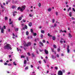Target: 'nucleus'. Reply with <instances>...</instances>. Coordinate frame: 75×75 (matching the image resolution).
Wrapping results in <instances>:
<instances>
[{"label":"nucleus","mask_w":75,"mask_h":75,"mask_svg":"<svg viewBox=\"0 0 75 75\" xmlns=\"http://www.w3.org/2000/svg\"><path fill=\"white\" fill-rule=\"evenodd\" d=\"M53 47L54 48H57V46H56L55 45H54Z\"/></svg>","instance_id":"23"},{"label":"nucleus","mask_w":75,"mask_h":75,"mask_svg":"<svg viewBox=\"0 0 75 75\" xmlns=\"http://www.w3.org/2000/svg\"><path fill=\"white\" fill-rule=\"evenodd\" d=\"M26 66V64H25L23 65V67H25Z\"/></svg>","instance_id":"62"},{"label":"nucleus","mask_w":75,"mask_h":75,"mask_svg":"<svg viewBox=\"0 0 75 75\" xmlns=\"http://www.w3.org/2000/svg\"><path fill=\"white\" fill-rule=\"evenodd\" d=\"M21 19H22V17H20L18 19V20L19 21L21 20Z\"/></svg>","instance_id":"19"},{"label":"nucleus","mask_w":75,"mask_h":75,"mask_svg":"<svg viewBox=\"0 0 75 75\" xmlns=\"http://www.w3.org/2000/svg\"><path fill=\"white\" fill-rule=\"evenodd\" d=\"M21 58H25V56L24 55H21Z\"/></svg>","instance_id":"33"},{"label":"nucleus","mask_w":75,"mask_h":75,"mask_svg":"<svg viewBox=\"0 0 75 75\" xmlns=\"http://www.w3.org/2000/svg\"><path fill=\"white\" fill-rule=\"evenodd\" d=\"M54 27H56V26H57V24L56 23L54 24Z\"/></svg>","instance_id":"56"},{"label":"nucleus","mask_w":75,"mask_h":75,"mask_svg":"<svg viewBox=\"0 0 75 75\" xmlns=\"http://www.w3.org/2000/svg\"><path fill=\"white\" fill-rule=\"evenodd\" d=\"M69 37L70 38H71V37H72V35H71V34L69 33Z\"/></svg>","instance_id":"16"},{"label":"nucleus","mask_w":75,"mask_h":75,"mask_svg":"<svg viewBox=\"0 0 75 75\" xmlns=\"http://www.w3.org/2000/svg\"><path fill=\"white\" fill-rule=\"evenodd\" d=\"M61 50L59 48H58L57 49V51L58 52H59V51H60V50Z\"/></svg>","instance_id":"37"},{"label":"nucleus","mask_w":75,"mask_h":75,"mask_svg":"<svg viewBox=\"0 0 75 75\" xmlns=\"http://www.w3.org/2000/svg\"><path fill=\"white\" fill-rule=\"evenodd\" d=\"M4 49H5V50H6V49L8 50L10 49V50H11L12 49L11 47V45H10V44H7L6 45L4 46Z\"/></svg>","instance_id":"1"},{"label":"nucleus","mask_w":75,"mask_h":75,"mask_svg":"<svg viewBox=\"0 0 75 75\" xmlns=\"http://www.w3.org/2000/svg\"><path fill=\"white\" fill-rule=\"evenodd\" d=\"M67 50L68 53H69V51H70V50H69V45H67Z\"/></svg>","instance_id":"5"},{"label":"nucleus","mask_w":75,"mask_h":75,"mask_svg":"<svg viewBox=\"0 0 75 75\" xmlns=\"http://www.w3.org/2000/svg\"><path fill=\"white\" fill-rule=\"evenodd\" d=\"M38 62L39 63V64H41V62L40 61H38Z\"/></svg>","instance_id":"49"},{"label":"nucleus","mask_w":75,"mask_h":75,"mask_svg":"<svg viewBox=\"0 0 75 75\" xmlns=\"http://www.w3.org/2000/svg\"><path fill=\"white\" fill-rule=\"evenodd\" d=\"M20 10L21 11V12L23 11V10H24V9H23V8H21L20 9Z\"/></svg>","instance_id":"24"},{"label":"nucleus","mask_w":75,"mask_h":75,"mask_svg":"<svg viewBox=\"0 0 75 75\" xmlns=\"http://www.w3.org/2000/svg\"><path fill=\"white\" fill-rule=\"evenodd\" d=\"M23 21L24 23H25L26 22V21L24 19H23Z\"/></svg>","instance_id":"42"},{"label":"nucleus","mask_w":75,"mask_h":75,"mask_svg":"<svg viewBox=\"0 0 75 75\" xmlns=\"http://www.w3.org/2000/svg\"><path fill=\"white\" fill-rule=\"evenodd\" d=\"M28 25L29 27H31V26H32V23L31 22H30L29 23Z\"/></svg>","instance_id":"8"},{"label":"nucleus","mask_w":75,"mask_h":75,"mask_svg":"<svg viewBox=\"0 0 75 75\" xmlns=\"http://www.w3.org/2000/svg\"><path fill=\"white\" fill-rule=\"evenodd\" d=\"M63 32H64V33H67V31L64 30H63Z\"/></svg>","instance_id":"61"},{"label":"nucleus","mask_w":75,"mask_h":75,"mask_svg":"<svg viewBox=\"0 0 75 75\" xmlns=\"http://www.w3.org/2000/svg\"><path fill=\"white\" fill-rule=\"evenodd\" d=\"M17 50L18 51H20V50H19L18 49V48H17Z\"/></svg>","instance_id":"55"},{"label":"nucleus","mask_w":75,"mask_h":75,"mask_svg":"<svg viewBox=\"0 0 75 75\" xmlns=\"http://www.w3.org/2000/svg\"><path fill=\"white\" fill-rule=\"evenodd\" d=\"M14 30H15V31H18V28H14Z\"/></svg>","instance_id":"7"},{"label":"nucleus","mask_w":75,"mask_h":75,"mask_svg":"<svg viewBox=\"0 0 75 75\" xmlns=\"http://www.w3.org/2000/svg\"><path fill=\"white\" fill-rule=\"evenodd\" d=\"M14 8H15V6H12V8H13V9H14Z\"/></svg>","instance_id":"35"},{"label":"nucleus","mask_w":75,"mask_h":75,"mask_svg":"<svg viewBox=\"0 0 75 75\" xmlns=\"http://www.w3.org/2000/svg\"><path fill=\"white\" fill-rule=\"evenodd\" d=\"M72 9H73V11H74V12H75V8H72Z\"/></svg>","instance_id":"47"},{"label":"nucleus","mask_w":75,"mask_h":75,"mask_svg":"<svg viewBox=\"0 0 75 75\" xmlns=\"http://www.w3.org/2000/svg\"><path fill=\"white\" fill-rule=\"evenodd\" d=\"M1 7L2 8H4V6H3V5L2 4H1Z\"/></svg>","instance_id":"30"},{"label":"nucleus","mask_w":75,"mask_h":75,"mask_svg":"<svg viewBox=\"0 0 75 75\" xmlns=\"http://www.w3.org/2000/svg\"><path fill=\"white\" fill-rule=\"evenodd\" d=\"M29 16L30 17H32V15H31V14H30L29 15Z\"/></svg>","instance_id":"54"},{"label":"nucleus","mask_w":75,"mask_h":75,"mask_svg":"<svg viewBox=\"0 0 75 75\" xmlns=\"http://www.w3.org/2000/svg\"><path fill=\"white\" fill-rule=\"evenodd\" d=\"M39 45L40 47H41V46H42V47L44 46V44H43V43L40 41L39 42Z\"/></svg>","instance_id":"3"},{"label":"nucleus","mask_w":75,"mask_h":75,"mask_svg":"<svg viewBox=\"0 0 75 75\" xmlns=\"http://www.w3.org/2000/svg\"><path fill=\"white\" fill-rule=\"evenodd\" d=\"M13 64L14 65H15L16 66L17 65V64H16V62H13Z\"/></svg>","instance_id":"18"},{"label":"nucleus","mask_w":75,"mask_h":75,"mask_svg":"<svg viewBox=\"0 0 75 75\" xmlns=\"http://www.w3.org/2000/svg\"><path fill=\"white\" fill-rule=\"evenodd\" d=\"M44 52L46 54H48V50H47L46 49H45L44 50Z\"/></svg>","instance_id":"6"},{"label":"nucleus","mask_w":75,"mask_h":75,"mask_svg":"<svg viewBox=\"0 0 75 75\" xmlns=\"http://www.w3.org/2000/svg\"><path fill=\"white\" fill-rule=\"evenodd\" d=\"M23 30H25V27H23Z\"/></svg>","instance_id":"64"},{"label":"nucleus","mask_w":75,"mask_h":75,"mask_svg":"<svg viewBox=\"0 0 75 75\" xmlns=\"http://www.w3.org/2000/svg\"><path fill=\"white\" fill-rule=\"evenodd\" d=\"M42 42H43V43H45V40H43L42 41Z\"/></svg>","instance_id":"41"},{"label":"nucleus","mask_w":75,"mask_h":75,"mask_svg":"<svg viewBox=\"0 0 75 75\" xmlns=\"http://www.w3.org/2000/svg\"><path fill=\"white\" fill-rule=\"evenodd\" d=\"M8 20V17L7 16H6L5 17V20L6 21V20Z\"/></svg>","instance_id":"13"},{"label":"nucleus","mask_w":75,"mask_h":75,"mask_svg":"<svg viewBox=\"0 0 75 75\" xmlns=\"http://www.w3.org/2000/svg\"><path fill=\"white\" fill-rule=\"evenodd\" d=\"M36 53L37 54H39V53L38 52V50H36Z\"/></svg>","instance_id":"46"},{"label":"nucleus","mask_w":75,"mask_h":75,"mask_svg":"<svg viewBox=\"0 0 75 75\" xmlns=\"http://www.w3.org/2000/svg\"><path fill=\"white\" fill-rule=\"evenodd\" d=\"M27 54L29 56H30V55H31V54H30V52H28Z\"/></svg>","instance_id":"32"},{"label":"nucleus","mask_w":75,"mask_h":75,"mask_svg":"<svg viewBox=\"0 0 75 75\" xmlns=\"http://www.w3.org/2000/svg\"><path fill=\"white\" fill-rule=\"evenodd\" d=\"M52 40H55V36H53L52 37Z\"/></svg>","instance_id":"21"},{"label":"nucleus","mask_w":75,"mask_h":75,"mask_svg":"<svg viewBox=\"0 0 75 75\" xmlns=\"http://www.w3.org/2000/svg\"><path fill=\"white\" fill-rule=\"evenodd\" d=\"M55 68L56 70L58 69V67H55Z\"/></svg>","instance_id":"53"},{"label":"nucleus","mask_w":75,"mask_h":75,"mask_svg":"<svg viewBox=\"0 0 75 75\" xmlns=\"http://www.w3.org/2000/svg\"><path fill=\"white\" fill-rule=\"evenodd\" d=\"M24 64H27V60H26L24 61Z\"/></svg>","instance_id":"15"},{"label":"nucleus","mask_w":75,"mask_h":75,"mask_svg":"<svg viewBox=\"0 0 75 75\" xmlns=\"http://www.w3.org/2000/svg\"><path fill=\"white\" fill-rule=\"evenodd\" d=\"M11 18H10L9 19V22H11Z\"/></svg>","instance_id":"58"},{"label":"nucleus","mask_w":75,"mask_h":75,"mask_svg":"<svg viewBox=\"0 0 75 75\" xmlns=\"http://www.w3.org/2000/svg\"><path fill=\"white\" fill-rule=\"evenodd\" d=\"M30 32L31 33H33V29H30Z\"/></svg>","instance_id":"27"},{"label":"nucleus","mask_w":75,"mask_h":75,"mask_svg":"<svg viewBox=\"0 0 75 75\" xmlns=\"http://www.w3.org/2000/svg\"><path fill=\"white\" fill-rule=\"evenodd\" d=\"M57 58H59V55L58 54H57Z\"/></svg>","instance_id":"36"},{"label":"nucleus","mask_w":75,"mask_h":75,"mask_svg":"<svg viewBox=\"0 0 75 75\" xmlns=\"http://www.w3.org/2000/svg\"><path fill=\"white\" fill-rule=\"evenodd\" d=\"M34 36H36V35H37V33H34Z\"/></svg>","instance_id":"44"},{"label":"nucleus","mask_w":75,"mask_h":75,"mask_svg":"<svg viewBox=\"0 0 75 75\" xmlns=\"http://www.w3.org/2000/svg\"><path fill=\"white\" fill-rule=\"evenodd\" d=\"M4 65H7V63H6V62H5L4 63Z\"/></svg>","instance_id":"48"},{"label":"nucleus","mask_w":75,"mask_h":75,"mask_svg":"<svg viewBox=\"0 0 75 75\" xmlns=\"http://www.w3.org/2000/svg\"><path fill=\"white\" fill-rule=\"evenodd\" d=\"M69 16L70 17H72V12H70L69 13Z\"/></svg>","instance_id":"11"},{"label":"nucleus","mask_w":75,"mask_h":75,"mask_svg":"<svg viewBox=\"0 0 75 75\" xmlns=\"http://www.w3.org/2000/svg\"><path fill=\"white\" fill-rule=\"evenodd\" d=\"M43 61L45 62V63H46L47 62H46V61H45V60L44 59L43 60Z\"/></svg>","instance_id":"60"},{"label":"nucleus","mask_w":75,"mask_h":75,"mask_svg":"<svg viewBox=\"0 0 75 75\" xmlns=\"http://www.w3.org/2000/svg\"><path fill=\"white\" fill-rule=\"evenodd\" d=\"M8 66H11V64L9 63L8 64Z\"/></svg>","instance_id":"40"},{"label":"nucleus","mask_w":75,"mask_h":75,"mask_svg":"<svg viewBox=\"0 0 75 75\" xmlns=\"http://www.w3.org/2000/svg\"><path fill=\"white\" fill-rule=\"evenodd\" d=\"M41 37L42 38L44 37V36L42 34H41L40 35Z\"/></svg>","instance_id":"28"},{"label":"nucleus","mask_w":75,"mask_h":75,"mask_svg":"<svg viewBox=\"0 0 75 75\" xmlns=\"http://www.w3.org/2000/svg\"><path fill=\"white\" fill-rule=\"evenodd\" d=\"M63 72L64 73H65V70H62Z\"/></svg>","instance_id":"45"},{"label":"nucleus","mask_w":75,"mask_h":75,"mask_svg":"<svg viewBox=\"0 0 75 75\" xmlns=\"http://www.w3.org/2000/svg\"><path fill=\"white\" fill-rule=\"evenodd\" d=\"M21 9V7H19L18 8V10H20Z\"/></svg>","instance_id":"39"},{"label":"nucleus","mask_w":75,"mask_h":75,"mask_svg":"<svg viewBox=\"0 0 75 75\" xmlns=\"http://www.w3.org/2000/svg\"><path fill=\"white\" fill-rule=\"evenodd\" d=\"M25 7L23 6H22V8L24 10L25 9Z\"/></svg>","instance_id":"26"},{"label":"nucleus","mask_w":75,"mask_h":75,"mask_svg":"<svg viewBox=\"0 0 75 75\" xmlns=\"http://www.w3.org/2000/svg\"><path fill=\"white\" fill-rule=\"evenodd\" d=\"M47 10L48 11L50 12L51 11V8H49V9H48Z\"/></svg>","instance_id":"20"},{"label":"nucleus","mask_w":75,"mask_h":75,"mask_svg":"<svg viewBox=\"0 0 75 75\" xmlns=\"http://www.w3.org/2000/svg\"><path fill=\"white\" fill-rule=\"evenodd\" d=\"M41 4L40 3H39L38 4V6L39 7H41Z\"/></svg>","instance_id":"43"},{"label":"nucleus","mask_w":75,"mask_h":75,"mask_svg":"<svg viewBox=\"0 0 75 75\" xmlns=\"http://www.w3.org/2000/svg\"><path fill=\"white\" fill-rule=\"evenodd\" d=\"M66 47V45H64V48H65Z\"/></svg>","instance_id":"59"},{"label":"nucleus","mask_w":75,"mask_h":75,"mask_svg":"<svg viewBox=\"0 0 75 75\" xmlns=\"http://www.w3.org/2000/svg\"><path fill=\"white\" fill-rule=\"evenodd\" d=\"M47 35L50 37H52V35H50V34L49 33L47 34Z\"/></svg>","instance_id":"17"},{"label":"nucleus","mask_w":75,"mask_h":75,"mask_svg":"<svg viewBox=\"0 0 75 75\" xmlns=\"http://www.w3.org/2000/svg\"><path fill=\"white\" fill-rule=\"evenodd\" d=\"M13 21H12L11 22H10L9 23V25H10L11 24H13Z\"/></svg>","instance_id":"38"},{"label":"nucleus","mask_w":75,"mask_h":75,"mask_svg":"<svg viewBox=\"0 0 75 75\" xmlns=\"http://www.w3.org/2000/svg\"><path fill=\"white\" fill-rule=\"evenodd\" d=\"M31 42H29L27 43V44L25 43L24 44V46H26V47H28V46H31Z\"/></svg>","instance_id":"2"},{"label":"nucleus","mask_w":75,"mask_h":75,"mask_svg":"<svg viewBox=\"0 0 75 75\" xmlns=\"http://www.w3.org/2000/svg\"><path fill=\"white\" fill-rule=\"evenodd\" d=\"M26 34L27 35H28V34H29V33H28V31H26Z\"/></svg>","instance_id":"22"},{"label":"nucleus","mask_w":75,"mask_h":75,"mask_svg":"<svg viewBox=\"0 0 75 75\" xmlns=\"http://www.w3.org/2000/svg\"><path fill=\"white\" fill-rule=\"evenodd\" d=\"M52 58H53V59H54V56L53 55H52Z\"/></svg>","instance_id":"51"},{"label":"nucleus","mask_w":75,"mask_h":75,"mask_svg":"<svg viewBox=\"0 0 75 75\" xmlns=\"http://www.w3.org/2000/svg\"><path fill=\"white\" fill-rule=\"evenodd\" d=\"M17 3V2L14 1V0H12V3H13V4H14V3Z\"/></svg>","instance_id":"14"},{"label":"nucleus","mask_w":75,"mask_h":75,"mask_svg":"<svg viewBox=\"0 0 75 75\" xmlns=\"http://www.w3.org/2000/svg\"><path fill=\"white\" fill-rule=\"evenodd\" d=\"M32 57H35V55H34V53H32Z\"/></svg>","instance_id":"29"},{"label":"nucleus","mask_w":75,"mask_h":75,"mask_svg":"<svg viewBox=\"0 0 75 75\" xmlns=\"http://www.w3.org/2000/svg\"><path fill=\"white\" fill-rule=\"evenodd\" d=\"M3 61V60L1 59L0 60V62H2Z\"/></svg>","instance_id":"63"},{"label":"nucleus","mask_w":75,"mask_h":75,"mask_svg":"<svg viewBox=\"0 0 75 75\" xmlns=\"http://www.w3.org/2000/svg\"><path fill=\"white\" fill-rule=\"evenodd\" d=\"M58 75H63V73L62 71L61 70H59L58 71Z\"/></svg>","instance_id":"4"},{"label":"nucleus","mask_w":75,"mask_h":75,"mask_svg":"<svg viewBox=\"0 0 75 75\" xmlns=\"http://www.w3.org/2000/svg\"><path fill=\"white\" fill-rule=\"evenodd\" d=\"M51 50H52V52H54V48H52L51 49Z\"/></svg>","instance_id":"12"},{"label":"nucleus","mask_w":75,"mask_h":75,"mask_svg":"<svg viewBox=\"0 0 75 75\" xmlns=\"http://www.w3.org/2000/svg\"><path fill=\"white\" fill-rule=\"evenodd\" d=\"M41 32L42 34H44L45 33V31L44 30H42L41 31Z\"/></svg>","instance_id":"9"},{"label":"nucleus","mask_w":75,"mask_h":75,"mask_svg":"<svg viewBox=\"0 0 75 75\" xmlns=\"http://www.w3.org/2000/svg\"><path fill=\"white\" fill-rule=\"evenodd\" d=\"M28 69V66L26 67L25 68V70H27V69Z\"/></svg>","instance_id":"25"},{"label":"nucleus","mask_w":75,"mask_h":75,"mask_svg":"<svg viewBox=\"0 0 75 75\" xmlns=\"http://www.w3.org/2000/svg\"><path fill=\"white\" fill-rule=\"evenodd\" d=\"M56 14L57 16H58V12H56Z\"/></svg>","instance_id":"57"},{"label":"nucleus","mask_w":75,"mask_h":75,"mask_svg":"<svg viewBox=\"0 0 75 75\" xmlns=\"http://www.w3.org/2000/svg\"><path fill=\"white\" fill-rule=\"evenodd\" d=\"M25 29H27V28H28V27H27V25H25Z\"/></svg>","instance_id":"31"},{"label":"nucleus","mask_w":75,"mask_h":75,"mask_svg":"<svg viewBox=\"0 0 75 75\" xmlns=\"http://www.w3.org/2000/svg\"><path fill=\"white\" fill-rule=\"evenodd\" d=\"M13 16H16V15L15 14V13H14V12H13Z\"/></svg>","instance_id":"52"},{"label":"nucleus","mask_w":75,"mask_h":75,"mask_svg":"<svg viewBox=\"0 0 75 75\" xmlns=\"http://www.w3.org/2000/svg\"><path fill=\"white\" fill-rule=\"evenodd\" d=\"M1 32L2 33H4V29L3 28H2L1 29Z\"/></svg>","instance_id":"10"},{"label":"nucleus","mask_w":75,"mask_h":75,"mask_svg":"<svg viewBox=\"0 0 75 75\" xmlns=\"http://www.w3.org/2000/svg\"><path fill=\"white\" fill-rule=\"evenodd\" d=\"M52 21L53 23H54V22H55V19H53L52 20Z\"/></svg>","instance_id":"34"},{"label":"nucleus","mask_w":75,"mask_h":75,"mask_svg":"<svg viewBox=\"0 0 75 75\" xmlns=\"http://www.w3.org/2000/svg\"><path fill=\"white\" fill-rule=\"evenodd\" d=\"M4 29H6V28L5 25L4 26Z\"/></svg>","instance_id":"50"}]
</instances>
